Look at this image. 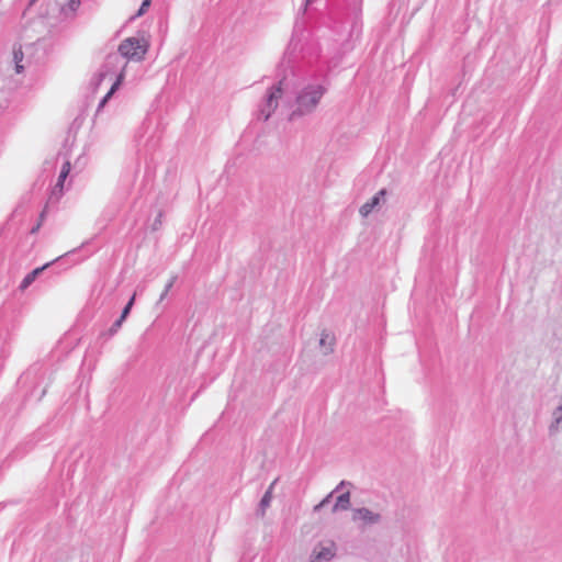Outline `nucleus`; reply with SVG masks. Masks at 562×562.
I'll return each mask as SVG.
<instances>
[{"label": "nucleus", "instance_id": "obj_1", "mask_svg": "<svg viewBox=\"0 0 562 562\" xmlns=\"http://www.w3.org/2000/svg\"><path fill=\"white\" fill-rule=\"evenodd\" d=\"M326 91L327 88L319 82H308L304 85L296 92L294 109L290 113L289 119L294 120L296 116H303L314 112Z\"/></svg>", "mask_w": 562, "mask_h": 562}, {"label": "nucleus", "instance_id": "obj_2", "mask_svg": "<svg viewBox=\"0 0 562 562\" xmlns=\"http://www.w3.org/2000/svg\"><path fill=\"white\" fill-rule=\"evenodd\" d=\"M286 87V80L282 79L269 88L258 110L259 120L267 121L272 115L279 105V101L284 99Z\"/></svg>", "mask_w": 562, "mask_h": 562}, {"label": "nucleus", "instance_id": "obj_3", "mask_svg": "<svg viewBox=\"0 0 562 562\" xmlns=\"http://www.w3.org/2000/svg\"><path fill=\"white\" fill-rule=\"evenodd\" d=\"M149 49L145 37H127L119 45V53L128 60L142 61Z\"/></svg>", "mask_w": 562, "mask_h": 562}, {"label": "nucleus", "instance_id": "obj_4", "mask_svg": "<svg viewBox=\"0 0 562 562\" xmlns=\"http://www.w3.org/2000/svg\"><path fill=\"white\" fill-rule=\"evenodd\" d=\"M386 190L381 189L368 202H366L359 210L362 217L369 216L374 210L380 207L385 202Z\"/></svg>", "mask_w": 562, "mask_h": 562}, {"label": "nucleus", "instance_id": "obj_5", "mask_svg": "<svg viewBox=\"0 0 562 562\" xmlns=\"http://www.w3.org/2000/svg\"><path fill=\"white\" fill-rule=\"evenodd\" d=\"M70 169H71L70 162L66 161L63 165V168H61L60 175L58 177V181L55 186L54 192L58 191V193L61 194L63 188H64V182H65L66 178L68 177Z\"/></svg>", "mask_w": 562, "mask_h": 562}, {"label": "nucleus", "instance_id": "obj_6", "mask_svg": "<svg viewBox=\"0 0 562 562\" xmlns=\"http://www.w3.org/2000/svg\"><path fill=\"white\" fill-rule=\"evenodd\" d=\"M23 57H24V54H23L22 47L21 46L15 47L13 49V59H14V63H15V71L18 74H21L23 71L24 67L21 64L22 60H23Z\"/></svg>", "mask_w": 562, "mask_h": 562}, {"label": "nucleus", "instance_id": "obj_7", "mask_svg": "<svg viewBox=\"0 0 562 562\" xmlns=\"http://www.w3.org/2000/svg\"><path fill=\"white\" fill-rule=\"evenodd\" d=\"M353 485L349 481H341L331 492H350Z\"/></svg>", "mask_w": 562, "mask_h": 562}, {"label": "nucleus", "instance_id": "obj_8", "mask_svg": "<svg viewBox=\"0 0 562 562\" xmlns=\"http://www.w3.org/2000/svg\"><path fill=\"white\" fill-rule=\"evenodd\" d=\"M80 7V0H69L66 7H63L64 12L75 13Z\"/></svg>", "mask_w": 562, "mask_h": 562}, {"label": "nucleus", "instance_id": "obj_9", "mask_svg": "<svg viewBox=\"0 0 562 562\" xmlns=\"http://www.w3.org/2000/svg\"><path fill=\"white\" fill-rule=\"evenodd\" d=\"M123 77L124 75L121 74L117 78V80L114 82V85L112 86V88L110 89V91L106 93V95L104 97V100L103 102H106L111 95L114 93V91L119 88V86L121 85L122 80H123Z\"/></svg>", "mask_w": 562, "mask_h": 562}, {"label": "nucleus", "instance_id": "obj_10", "mask_svg": "<svg viewBox=\"0 0 562 562\" xmlns=\"http://www.w3.org/2000/svg\"><path fill=\"white\" fill-rule=\"evenodd\" d=\"M134 301H135V294H133V296L131 297V300L128 301V303L124 307V310H123V312L121 314V321H124L127 317V315H128V313H130V311H131V308H132V306L134 304Z\"/></svg>", "mask_w": 562, "mask_h": 562}, {"label": "nucleus", "instance_id": "obj_11", "mask_svg": "<svg viewBox=\"0 0 562 562\" xmlns=\"http://www.w3.org/2000/svg\"><path fill=\"white\" fill-rule=\"evenodd\" d=\"M35 280V273H29L21 283V289H26Z\"/></svg>", "mask_w": 562, "mask_h": 562}, {"label": "nucleus", "instance_id": "obj_12", "mask_svg": "<svg viewBox=\"0 0 562 562\" xmlns=\"http://www.w3.org/2000/svg\"><path fill=\"white\" fill-rule=\"evenodd\" d=\"M150 3H151V0H144L138 12L136 13V16L143 15L150 7Z\"/></svg>", "mask_w": 562, "mask_h": 562}, {"label": "nucleus", "instance_id": "obj_13", "mask_svg": "<svg viewBox=\"0 0 562 562\" xmlns=\"http://www.w3.org/2000/svg\"><path fill=\"white\" fill-rule=\"evenodd\" d=\"M44 217H45V211H43V212L41 213L40 222H38V223H37V225L32 229V233H33V234H34V233H36V232L40 229V227H41V225H42V222L44 221Z\"/></svg>", "mask_w": 562, "mask_h": 562}, {"label": "nucleus", "instance_id": "obj_14", "mask_svg": "<svg viewBox=\"0 0 562 562\" xmlns=\"http://www.w3.org/2000/svg\"><path fill=\"white\" fill-rule=\"evenodd\" d=\"M124 321H121V317L112 325L110 331L113 334L115 333L122 325Z\"/></svg>", "mask_w": 562, "mask_h": 562}, {"label": "nucleus", "instance_id": "obj_15", "mask_svg": "<svg viewBox=\"0 0 562 562\" xmlns=\"http://www.w3.org/2000/svg\"><path fill=\"white\" fill-rule=\"evenodd\" d=\"M48 266H49V263H46V265H44L43 267H40V268L34 269L31 273H35V278H36V277H37L42 271H44Z\"/></svg>", "mask_w": 562, "mask_h": 562}, {"label": "nucleus", "instance_id": "obj_16", "mask_svg": "<svg viewBox=\"0 0 562 562\" xmlns=\"http://www.w3.org/2000/svg\"><path fill=\"white\" fill-rule=\"evenodd\" d=\"M328 337H329L328 335H324V334H323V335H322V338H321V340H319V344H321L322 346H325V345H326V340H327V338H328Z\"/></svg>", "mask_w": 562, "mask_h": 562}, {"label": "nucleus", "instance_id": "obj_17", "mask_svg": "<svg viewBox=\"0 0 562 562\" xmlns=\"http://www.w3.org/2000/svg\"><path fill=\"white\" fill-rule=\"evenodd\" d=\"M276 482H272L269 488L266 491L267 493H270L272 488L274 487Z\"/></svg>", "mask_w": 562, "mask_h": 562}, {"label": "nucleus", "instance_id": "obj_18", "mask_svg": "<svg viewBox=\"0 0 562 562\" xmlns=\"http://www.w3.org/2000/svg\"><path fill=\"white\" fill-rule=\"evenodd\" d=\"M171 285H172V282H170V283L167 285L166 291H165V294L169 291V289L171 288Z\"/></svg>", "mask_w": 562, "mask_h": 562}]
</instances>
